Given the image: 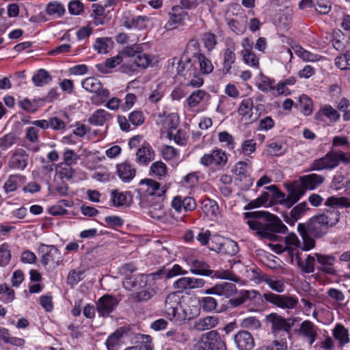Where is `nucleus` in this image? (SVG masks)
Returning <instances> with one entry per match:
<instances>
[{"label":"nucleus","instance_id":"obj_1","mask_svg":"<svg viewBox=\"0 0 350 350\" xmlns=\"http://www.w3.org/2000/svg\"><path fill=\"white\" fill-rule=\"evenodd\" d=\"M245 219H250L247 224L250 228L256 230V234L262 239L275 241L277 236L274 233H285L287 227L277 217L265 211H253L244 213Z\"/></svg>","mask_w":350,"mask_h":350},{"label":"nucleus","instance_id":"obj_2","mask_svg":"<svg viewBox=\"0 0 350 350\" xmlns=\"http://www.w3.org/2000/svg\"><path fill=\"white\" fill-rule=\"evenodd\" d=\"M325 205L330 208L314 217L321 224L329 228L334 226L340 220V213L337 208L350 207V200L345 197L331 196L326 200Z\"/></svg>","mask_w":350,"mask_h":350},{"label":"nucleus","instance_id":"obj_3","mask_svg":"<svg viewBox=\"0 0 350 350\" xmlns=\"http://www.w3.org/2000/svg\"><path fill=\"white\" fill-rule=\"evenodd\" d=\"M340 163H350V153L342 151H329L321 158L315 159L310 164V170L321 171L332 170L338 167Z\"/></svg>","mask_w":350,"mask_h":350},{"label":"nucleus","instance_id":"obj_4","mask_svg":"<svg viewBox=\"0 0 350 350\" xmlns=\"http://www.w3.org/2000/svg\"><path fill=\"white\" fill-rule=\"evenodd\" d=\"M262 297L266 301L285 310L295 309L299 304L298 297L294 295H279L269 292L264 293Z\"/></svg>","mask_w":350,"mask_h":350},{"label":"nucleus","instance_id":"obj_5","mask_svg":"<svg viewBox=\"0 0 350 350\" xmlns=\"http://www.w3.org/2000/svg\"><path fill=\"white\" fill-rule=\"evenodd\" d=\"M176 293L168 295L165 299V310L167 317L178 323H184L182 304Z\"/></svg>","mask_w":350,"mask_h":350},{"label":"nucleus","instance_id":"obj_6","mask_svg":"<svg viewBox=\"0 0 350 350\" xmlns=\"http://www.w3.org/2000/svg\"><path fill=\"white\" fill-rule=\"evenodd\" d=\"M266 189L275 193L276 196L278 198H280L282 203L288 208H291L293 204L298 202L300 198L305 193L303 187L299 185L294 186L293 188L290 189L286 197L284 193L278 190L275 185L267 187Z\"/></svg>","mask_w":350,"mask_h":350},{"label":"nucleus","instance_id":"obj_7","mask_svg":"<svg viewBox=\"0 0 350 350\" xmlns=\"http://www.w3.org/2000/svg\"><path fill=\"white\" fill-rule=\"evenodd\" d=\"M228 161V156L221 149H214L210 153L204 154L200 160L201 165L205 167H213L217 170L221 169Z\"/></svg>","mask_w":350,"mask_h":350},{"label":"nucleus","instance_id":"obj_8","mask_svg":"<svg viewBox=\"0 0 350 350\" xmlns=\"http://www.w3.org/2000/svg\"><path fill=\"white\" fill-rule=\"evenodd\" d=\"M267 319L271 324V331L274 334L280 331L289 334L292 327L297 321V318L296 317L285 319L276 313L269 314L267 317Z\"/></svg>","mask_w":350,"mask_h":350},{"label":"nucleus","instance_id":"obj_9","mask_svg":"<svg viewBox=\"0 0 350 350\" xmlns=\"http://www.w3.org/2000/svg\"><path fill=\"white\" fill-rule=\"evenodd\" d=\"M29 154L23 148H16L10 152L7 166L11 170H23L28 164Z\"/></svg>","mask_w":350,"mask_h":350},{"label":"nucleus","instance_id":"obj_10","mask_svg":"<svg viewBox=\"0 0 350 350\" xmlns=\"http://www.w3.org/2000/svg\"><path fill=\"white\" fill-rule=\"evenodd\" d=\"M39 251L42 254L41 262L44 266L49 263L58 266L62 261L61 253L54 245H42Z\"/></svg>","mask_w":350,"mask_h":350},{"label":"nucleus","instance_id":"obj_11","mask_svg":"<svg viewBox=\"0 0 350 350\" xmlns=\"http://www.w3.org/2000/svg\"><path fill=\"white\" fill-rule=\"evenodd\" d=\"M96 310L103 317H109L118 304L117 298L110 295H105L100 297L96 303Z\"/></svg>","mask_w":350,"mask_h":350},{"label":"nucleus","instance_id":"obj_12","mask_svg":"<svg viewBox=\"0 0 350 350\" xmlns=\"http://www.w3.org/2000/svg\"><path fill=\"white\" fill-rule=\"evenodd\" d=\"M202 344L204 350H227L225 342L215 330L210 331L204 334Z\"/></svg>","mask_w":350,"mask_h":350},{"label":"nucleus","instance_id":"obj_13","mask_svg":"<svg viewBox=\"0 0 350 350\" xmlns=\"http://www.w3.org/2000/svg\"><path fill=\"white\" fill-rule=\"evenodd\" d=\"M208 96V93L205 90H196L187 98L185 107L188 111L198 113L200 111V105Z\"/></svg>","mask_w":350,"mask_h":350},{"label":"nucleus","instance_id":"obj_14","mask_svg":"<svg viewBox=\"0 0 350 350\" xmlns=\"http://www.w3.org/2000/svg\"><path fill=\"white\" fill-rule=\"evenodd\" d=\"M204 284L205 281L203 279L183 277L174 282L173 287L176 290V293H183L191 289L202 288Z\"/></svg>","mask_w":350,"mask_h":350},{"label":"nucleus","instance_id":"obj_15","mask_svg":"<svg viewBox=\"0 0 350 350\" xmlns=\"http://www.w3.org/2000/svg\"><path fill=\"white\" fill-rule=\"evenodd\" d=\"M317 263L319 265V270L332 275L337 273V270L334 266L336 262V258L332 254H322L314 253Z\"/></svg>","mask_w":350,"mask_h":350},{"label":"nucleus","instance_id":"obj_16","mask_svg":"<svg viewBox=\"0 0 350 350\" xmlns=\"http://www.w3.org/2000/svg\"><path fill=\"white\" fill-rule=\"evenodd\" d=\"M254 102L252 98L243 99L238 107L237 113L241 116V121L245 123H252L258 119V115L254 114Z\"/></svg>","mask_w":350,"mask_h":350},{"label":"nucleus","instance_id":"obj_17","mask_svg":"<svg viewBox=\"0 0 350 350\" xmlns=\"http://www.w3.org/2000/svg\"><path fill=\"white\" fill-rule=\"evenodd\" d=\"M168 16L169 20L165 23L164 28L166 30H172L183 23L187 16V13L180 6L174 5L168 12Z\"/></svg>","mask_w":350,"mask_h":350},{"label":"nucleus","instance_id":"obj_18","mask_svg":"<svg viewBox=\"0 0 350 350\" xmlns=\"http://www.w3.org/2000/svg\"><path fill=\"white\" fill-rule=\"evenodd\" d=\"M152 61L151 56L146 53H143L142 51L134 59L131 60V64L122 66V71L129 74L136 71V68L145 69L150 66Z\"/></svg>","mask_w":350,"mask_h":350},{"label":"nucleus","instance_id":"obj_19","mask_svg":"<svg viewBox=\"0 0 350 350\" xmlns=\"http://www.w3.org/2000/svg\"><path fill=\"white\" fill-rule=\"evenodd\" d=\"M204 293L208 295L214 294L228 298L234 296L237 293V288L234 284L224 282L206 289Z\"/></svg>","mask_w":350,"mask_h":350},{"label":"nucleus","instance_id":"obj_20","mask_svg":"<svg viewBox=\"0 0 350 350\" xmlns=\"http://www.w3.org/2000/svg\"><path fill=\"white\" fill-rule=\"evenodd\" d=\"M318 329V327L312 322L306 320L301 323L298 332L308 342V345L312 346L317 340Z\"/></svg>","mask_w":350,"mask_h":350},{"label":"nucleus","instance_id":"obj_21","mask_svg":"<svg viewBox=\"0 0 350 350\" xmlns=\"http://www.w3.org/2000/svg\"><path fill=\"white\" fill-rule=\"evenodd\" d=\"M172 207L178 213L193 211L196 207L194 198L191 197H182L176 196L174 197L171 202Z\"/></svg>","mask_w":350,"mask_h":350},{"label":"nucleus","instance_id":"obj_22","mask_svg":"<svg viewBox=\"0 0 350 350\" xmlns=\"http://www.w3.org/2000/svg\"><path fill=\"white\" fill-rule=\"evenodd\" d=\"M300 186L306 190H314L320 187L325 181V177L317 174H310L299 177Z\"/></svg>","mask_w":350,"mask_h":350},{"label":"nucleus","instance_id":"obj_23","mask_svg":"<svg viewBox=\"0 0 350 350\" xmlns=\"http://www.w3.org/2000/svg\"><path fill=\"white\" fill-rule=\"evenodd\" d=\"M234 342L239 350H252L254 347V340L247 331H240L234 337Z\"/></svg>","mask_w":350,"mask_h":350},{"label":"nucleus","instance_id":"obj_24","mask_svg":"<svg viewBox=\"0 0 350 350\" xmlns=\"http://www.w3.org/2000/svg\"><path fill=\"white\" fill-rule=\"evenodd\" d=\"M304 226L305 230H308L309 234L316 239H321L327 233L328 228L321 224L314 216L310 218L307 223L304 224Z\"/></svg>","mask_w":350,"mask_h":350},{"label":"nucleus","instance_id":"obj_25","mask_svg":"<svg viewBox=\"0 0 350 350\" xmlns=\"http://www.w3.org/2000/svg\"><path fill=\"white\" fill-rule=\"evenodd\" d=\"M309 210L308 203L303 202L295 206L289 213L284 215V221L289 225L293 226Z\"/></svg>","mask_w":350,"mask_h":350},{"label":"nucleus","instance_id":"obj_26","mask_svg":"<svg viewBox=\"0 0 350 350\" xmlns=\"http://www.w3.org/2000/svg\"><path fill=\"white\" fill-rule=\"evenodd\" d=\"M140 185L144 187V188L142 187L141 189L146 196L161 197L165 193V190L163 187H161L160 184L152 179L146 178L142 180Z\"/></svg>","mask_w":350,"mask_h":350},{"label":"nucleus","instance_id":"obj_27","mask_svg":"<svg viewBox=\"0 0 350 350\" xmlns=\"http://www.w3.org/2000/svg\"><path fill=\"white\" fill-rule=\"evenodd\" d=\"M213 250L220 254L234 256L238 253L239 248L237 242L228 239H221Z\"/></svg>","mask_w":350,"mask_h":350},{"label":"nucleus","instance_id":"obj_28","mask_svg":"<svg viewBox=\"0 0 350 350\" xmlns=\"http://www.w3.org/2000/svg\"><path fill=\"white\" fill-rule=\"evenodd\" d=\"M155 293V291L150 287V284H148L146 287L137 289L136 292L131 293L128 298L131 302H143L150 299Z\"/></svg>","mask_w":350,"mask_h":350},{"label":"nucleus","instance_id":"obj_29","mask_svg":"<svg viewBox=\"0 0 350 350\" xmlns=\"http://www.w3.org/2000/svg\"><path fill=\"white\" fill-rule=\"evenodd\" d=\"M154 151L148 144H144L136 152V161L140 165H147L154 159Z\"/></svg>","mask_w":350,"mask_h":350},{"label":"nucleus","instance_id":"obj_30","mask_svg":"<svg viewBox=\"0 0 350 350\" xmlns=\"http://www.w3.org/2000/svg\"><path fill=\"white\" fill-rule=\"evenodd\" d=\"M219 322V317L216 316H207L197 319L193 328L198 332H203L215 327Z\"/></svg>","mask_w":350,"mask_h":350},{"label":"nucleus","instance_id":"obj_31","mask_svg":"<svg viewBox=\"0 0 350 350\" xmlns=\"http://www.w3.org/2000/svg\"><path fill=\"white\" fill-rule=\"evenodd\" d=\"M297 266L304 273H312L315 270V262L317 261L314 254H308L305 258H301L297 254L296 256Z\"/></svg>","mask_w":350,"mask_h":350},{"label":"nucleus","instance_id":"obj_32","mask_svg":"<svg viewBox=\"0 0 350 350\" xmlns=\"http://www.w3.org/2000/svg\"><path fill=\"white\" fill-rule=\"evenodd\" d=\"M25 182V176L21 174H13L9 176L5 182L3 189L5 193L9 194L18 189Z\"/></svg>","mask_w":350,"mask_h":350},{"label":"nucleus","instance_id":"obj_33","mask_svg":"<svg viewBox=\"0 0 350 350\" xmlns=\"http://www.w3.org/2000/svg\"><path fill=\"white\" fill-rule=\"evenodd\" d=\"M146 277L145 274H140L135 277L124 278L122 285L127 291H133L146 287Z\"/></svg>","mask_w":350,"mask_h":350},{"label":"nucleus","instance_id":"obj_34","mask_svg":"<svg viewBox=\"0 0 350 350\" xmlns=\"http://www.w3.org/2000/svg\"><path fill=\"white\" fill-rule=\"evenodd\" d=\"M297 230L303 242L302 246L300 247L301 250L302 251H309L313 249L316 245V238L310 234L308 230H305L304 224H299Z\"/></svg>","mask_w":350,"mask_h":350},{"label":"nucleus","instance_id":"obj_35","mask_svg":"<svg viewBox=\"0 0 350 350\" xmlns=\"http://www.w3.org/2000/svg\"><path fill=\"white\" fill-rule=\"evenodd\" d=\"M189 265L190 271L193 274L210 276L213 273V271L210 269L209 265L202 260L191 259Z\"/></svg>","mask_w":350,"mask_h":350},{"label":"nucleus","instance_id":"obj_36","mask_svg":"<svg viewBox=\"0 0 350 350\" xmlns=\"http://www.w3.org/2000/svg\"><path fill=\"white\" fill-rule=\"evenodd\" d=\"M112 115L105 109H98L88 118L89 122L94 126H103L111 119Z\"/></svg>","mask_w":350,"mask_h":350},{"label":"nucleus","instance_id":"obj_37","mask_svg":"<svg viewBox=\"0 0 350 350\" xmlns=\"http://www.w3.org/2000/svg\"><path fill=\"white\" fill-rule=\"evenodd\" d=\"M232 172L237 176V178L241 181L245 180L247 185H251V179L250 178V167L247 163L245 161H239L234 165Z\"/></svg>","mask_w":350,"mask_h":350},{"label":"nucleus","instance_id":"obj_38","mask_svg":"<svg viewBox=\"0 0 350 350\" xmlns=\"http://www.w3.org/2000/svg\"><path fill=\"white\" fill-rule=\"evenodd\" d=\"M117 172L120 178L124 182H129L135 176V169L127 162L117 166Z\"/></svg>","mask_w":350,"mask_h":350},{"label":"nucleus","instance_id":"obj_39","mask_svg":"<svg viewBox=\"0 0 350 350\" xmlns=\"http://www.w3.org/2000/svg\"><path fill=\"white\" fill-rule=\"evenodd\" d=\"M1 343L22 347L24 346L25 341L23 338L12 336L8 329L1 327L0 328V344Z\"/></svg>","mask_w":350,"mask_h":350},{"label":"nucleus","instance_id":"obj_40","mask_svg":"<svg viewBox=\"0 0 350 350\" xmlns=\"http://www.w3.org/2000/svg\"><path fill=\"white\" fill-rule=\"evenodd\" d=\"M165 335L170 340L180 344H185L189 339L187 332L183 328L170 329Z\"/></svg>","mask_w":350,"mask_h":350},{"label":"nucleus","instance_id":"obj_41","mask_svg":"<svg viewBox=\"0 0 350 350\" xmlns=\"http://www.w3.org/2000/svg\"><path fill=\"white\" fill-rule=\"evenodd\" d=\"M333 336L340 346H344L350 342L349 331L342 324L336 325L333 329Z\"/></svg>","mask_w":350,"mask_h":350},{"label":"nucleus","instance_id":"obj_42","mask_svg":"<svg viewBox=\"0 0 350 350\" xmlns=\"http://www.w3.org/2000/svg\"><path fill=\"white\" fill-rule=\"evenodd\" d=\"M258 293L256 291L242 290L239 292L237 297L230 299L229 304L234 307H237L243 304L248 299L255 298Z\"/></svg>","mask_w":350,"mask_h":350},{"label":"nucleus","instance_id":"obj_43","mask_svg":"<svg viewBox=\"0 0 350 350\" xmlns=\"http://www.w3.org/2000/svg\"><path fill=\"white\" fill-rule=\"evenodd\" d=\"M262 281L267 284L270 288L277 293H280L284 292L285 290V283L283 278L264 275L262 278Z\"/></svg>","mask_w":350,"mask_h":350},{"label":"nucleus","instance_id":"obj_44","mask_svg":"<svg viewBox=\"0 0 350 350\" xmlns=\"http://www.w3.org/2000/svg\"><path fill=\"white\" fill-rule=\"evenodd\" d=\"M293 49L295 53L304 62H314L319 61L322 58L321 55L306 51L299 45L293 46Z\"/></svg>","mask_w":350,"mask_h":350},{"label":"nucleus","instance_id":"obj_45","mask_svg":"<svg viewBox=\"0 0 350 350\" xmlns=\"http://www.w3.org/2000/svg\"><path fill=\"white\" fill-rule=\"evenodd\" d=\"M193 57L197 60L202 74L207 75L213 70V65L211 61L204 54L198 52L194 53Z\"/></svg>","mask_w":350,"mask_h":350},{"label":"nucleus","instance_id":"obj_46","mask_svg":"<svg viewBox=\"0 0 350 350\" xmlns=\"http://www.w3.org/2000/svg\"><path fill=\"white\" fill-rule=\"evenodd\" d=\"M177 64L176 66V72L178 75L187 76L189 74L191 71H193L195 68H192V64L190 59H186L183 60V59H173V64Z\"/></svg>","mask_w":350,"mask_h":350},{"label":"nucleus","instance_id":"obj_47","mask_svg":"<svg viewBox=\"0 0 350 350\" xmlns=\"http://www.w3.org/2000/svg\"><path fill=\"white\" fill-rule=\"evenodd\" d=\"M227 24L230 29L237 35H242L247 29L246 20H235L234 18H227Z\"/></svg>","mask_w":350,"mask_h":350},{"label":"nucleus","instance_id":"obj_48","mask_svg":"<svg viewBox=\"0 0 350 350\" xmlns=\"http://www.w3.org/2000/svg\"><path fill=\"white\" fill-rule=\"evenodd\" d=\"M202 211L208 217L213 218L217 215L219 207L215 201L206 199L202 202Z\"/></svg>","mask_w":350,"mask_h":350},{"label":"nucleus","instance_id":"obj_49","mask_svg":"<svg viewBox=\"0 0 350 350\" xmlns=\"http://www.w3.org/2000/svg\"><path fill=\"white\" fill-rule=\"evenodd\" d=\"M32 81L36 86H43L52 81V77L48 71L40 69L32 77Z\"/></svg>","mask_w":350,"mask_h":350},{"label":"nucleus","instance_id":"obj_50","mask_svg":"<svg viewBox=\"0 0 350 350\" xmlns=\"http://www.w3.org/2000/svg\"><path fill=\"white\" fill-rule=\"evenodd\" d=\"M122 336V333L118 330L109 335L105 342L107 350H118L121 346Z\"/></svg>","mask_w":350,"mask_h":350},{"label":"nucleus","instance_id":"obj_51","mask_svg":"<svg viewBox=\"0 0 350 350\" xmlns=\"http://www.w3.org/2000/svg\"><path fill=\"white\" fill-rule=\"evenodd\" d=\"M113 42L107 38H98L94 44V49L98 53H107L112 47Z\"/></svg>","mask_w":350,"mask_h":350},{"label":"nucleus","instance_id":"obj_52","mask_svg":"<svg viewBox=\"0 0 350 350\" xmlns=\"http://www.w3.org/2000/svg\"><path fill=\"white\" fill-rule=\"evenodd\" d=\"M57 175L61 179L70 180L75 175V170L70 165L58 163L56 165Z\"/></svg>","mask_w":350,"mask_h":350},{"label":"nucleus","instance_id":"obj_53","mask_svg":"<svg viewBox=\"0 0 350 350\" xmlns=\"http://www.w3.org/2000/svg\"><path fill=\"white\" fill-rule=\"evenodd\" d=\"M167 173L166 165L162 161L154 162L150 169V174L152 176H157L159 179L164 178Z\"/></svg>","mask_w":350,"mask_h":350},{"label":"nucleus","instance_id":"obj_54","mask_svg":"<svg viewBox=\"0 0 350 350\" xmlns=\"http://www.w3.org/2000/svg\"><path fill=\"white\" fill-rule=\"evenodd\" d=\"M18 142V137L12 133L0 137V150L5 151L14 146Z\"/></svg>","mask_w":350,"mask_h":350},{"label":"nucleus","instance_id":"obj_55","mask_svg":"<svg viewBox=\"0 0 350 350\" xmlns=\"http://www.w3.org/2000/svg\"><path fill=\"white\" fill-rule=\"evenodd\" d=\"M81 85L86 91L96 93L100 89L102 83L95 77H88L82 81Z\"/></svg>","mask_w":350,"mask_h":350},{"label":"nucleus","instance_id":"obj_56","mask_svg":"<svg viewBox=\"0 0 350 350\" xmlns=\"http://www.w3.org/2000/svg\"><path fill=\"white\" fill-rule=\"evenodd\" d=\"M274 81L264 75L262 72L258 76V88L263 92H268L275 89Z\"/></svg>","mask_w":350,"mask_h":350},{"label":"nucleus","instance_id":"obj_57","mask_svg":"<svg viewBox=\"0 0 350 350\" xmlns=\"http://www.w3.org/2000/svg\"><path fill=\"white\" fill-rule=\"evenodd\" d=\"M179 124V116L176 113L169 114L164 120L163 126L168 131H174Z\"/></svg>","mask_w":350,"mask_h":350},{"label":"nucleus","instance_id":"obj_58","mask_svg":"<svg viewBox=\"0 0 350 350\" xmlns=\"http://www.w3.org/2000/svg\"><path fill=\"white\" fill-rule=\"evenodd\" d=\"M299 105L301 112L305 116H309L312 112V101L311 98L306 94H302L299 98Z\"/></svg>","mask_w":350,"mask_h":350},{"label":"nucleus","instance_id":"obj_59","mask_svg":"<svg viewBox=\"0 0 350 350\" xmlns=\"http://www.w3.org/2000/svg\"><path fill=\"white\" fill-rule=\"evenodd\" d=\"M46 12L50 16L60 17L65 13V8L62 3L53 1L47 5Z\"/></svg>","mask_w":350,"mask_h":350},{"label":"nucleus","instance_id":"obj_60","mask_svg":"<svg viewBox=\"0 0 350 350\" xmlns=\"http://www.w3.org/2000/svg\"><path fill=\"white\" fill-rule=\"evenodd\" d=\"M15 298V293L12 288L7 284L0 285V299L6 304L11 303Z\"/></svg>","mask_w":350,"mask_h":350},{"label":"nucleus","instance_id":"obj_61","mask_svg":"<svg viewBox=\"0 0 350 350\" xmlns=\"http://www.w3.org/2000/svg\"><path fill=\"white\" fill-rule=\"evenodd\" d=\"M241 53L245 64L256 68L259 67V59L253 51L242 50Z\"/></svg>","mask_w":350,"mask_h":350},{"label":"nucleus","instance_id":"obj_62","mask_svg":"<svg viewBox=\"0 0 350 350\" xmlns=\"http://www.w3.org/2000/svg\"><path fill=\"white\" fill-rule=\"evenodd\" d=\"M235 53L230 49H227L224 53V66L223 71L225 74L229 73L232 64L234 63L235 61Z\"/></svg>","mask_w":350,"mask_h":350},{"label":"nucleus","instance_id":"obj_63","mask_svg":"<svg viewBox=\"0 0 350 350\" xmlns=\"http://www.w3.org/2000/svg\"><path fill=\"white\" fill-rule=\"evenodd\" d=\"M63 161L60 163L66 165L72 166L79 159V156L72 150L66 149L62 155Z\"/></svg>","mask_w":350,"mask_h":350},{"label":"nucleus","instance_id":"obj_64","mask_svg":"<svg viewBox=\"0 0 350 350\" xmlns=\"http://www.w3.org/2000/svg\"><path fill=\"white\" fill-rule=\"evenodd\" d=\"M335 65L340 70L350 68V51H348L344 55L337 57L335 59Z\"/></svg>","mask_w":350,"mask_h":350}]
</instances>
